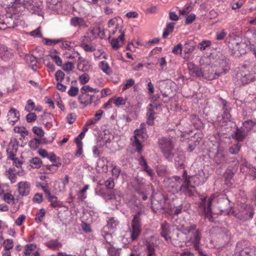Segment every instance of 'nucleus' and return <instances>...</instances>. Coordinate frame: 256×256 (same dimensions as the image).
<instances>
[{
  "label": "nucleus",
  "mask_w": 256,
  "mask_h": 256,
  "mask_svg": "<svg viewBox=\"0 0 256 256\" xmlns=\"http://www.w3.org/2000/svg\"><path fill=\"white\" fill-rule=\"evenodd\" d=\"M168 188L172 194L182 192L186 196H191L192 191L188 187L187 172L184 170L182 177L174 176L168 180Z\"/></svg>",
  "instance_id": "1"
},
{
  "label": "nucleus",
  "mask_w": 256,
  "mask_h": 256,
  "mask_svg": "<svg viewBox=\"0 0 256 256\" xmlns=\"http://www.w3.org/2000/svg\"><path fill=\"white\" fill-rule=\"evenodd\" d=\"M133 209L136 214L134 216L132 220L130 239L132 241L137 240L141 232L140 220L142 216L145 215L146 208L142 202L138 200L134 201Z\"/></svg>",
  "instance_id": "2"
},
{
  "label": "nucleus",
  "mask_w": 256,
  "mask_h": 256,
  "mask_svg": "<svg viewBox=\"0 0 256 256\" xmlns=\"http://www.w3.org/2000/svg\"><path fill=\"white\" fill-rule=\"evenodd\" d=\"M217 56V60L220 65L218 69L215 72H214V71L210 68L204 70L202 72L201 76L208 80H212L229 71L230 70V60L225 55L220 52H218Z\"/></svg>",
  "instance_id": "3"
},
{
  "label": "nucleus",
  "mask_w": 256,
  "mask_h": 256,
  "mask_svg": "<svg viewBox=\"0 0 256 256\" xmlns=\"http://www.w3.org/2000/svg\"><path fill=\"white\" fill-rule=\"evenodd\" d=\"M228 48L232 50V54L239 56L246 52L248 44L246 40L236 36L229 42Z\"/></svg>",
  "instance_id": "4"
},
{
  "label": "nucleus",
  "mask_w": 256,
  "mask_h": 256,
  "mask_svg": "<svg viewBox=\"0 0 256 256\" xmlns=\"http://www.w3.org/2000/svg\"><path fill=\"white\" fill-rule=\"evenodd\" d=\"M185 234L190 235V238L196 250H200L199 244L201 240V232L200 230L196 228V226L192 224L184 228Z\"/></svg>",
  "instance_id": "5"
},
{
  "label": "nucleus",
  "mask_w": 256,
  "mask_h": 256,
  "mask_svg": "<svg viewBox=\"0 0 256 256\" xmlns=\"http://www.w3.org/2000/svg\"><path fill=\"white\" fill-rule=\"evenodd\" d=\"M158 146L166 158L171 159L173 157L172 150L174 148V144L169 138L162 137L159 138Z\"/></svg>",
  "instance_id": "6"
},
{
  "label": "nucleus",
  "mask_w": 256,
  "mask_h": 256,
  "mask_svg": "<svg viewBox=\"0 0 256 256\" xmlns=\"http://www.w3.org/2000/svg\"><path fill=\"white\" fill-rule=\"evenodd\" d=\"M165 198L164 196L160 192L153 194L151 199V208L156 213L161 212L164 210Z\"/></svg>",
  "instance_id": "7"
},
{
  "label": "nucleus",
  "mask_w": 256,
  "mask_h": 256,
  "mask_svg": "<svg viewBox=\"0 0 256 256\" xmlns=\"http://www.w3.org/2000/svg\"><path fill=\"white\" fill-rule=\"evenodd\" d=\"M212 200L210 198L208 199L204 198L201 200L198 204L200 211L204 215L206 218H207L210 221L212 220V218L211 210Z\"/></svg>",
  "instance_id": "8"
},
{
  "label": "nucleus",
  "mask_w": 256,
  "mask_h": 256,
  "mask_svg": "<svg viewBox=\"0 0 256 256\" xmlns=\"http://www.w3.org/2000/svg\"><path fill=\"white\" fill-rule=\"evenodd\" d=\"M254 212L250 206H246L245 208L240 210L235 214L236 217L242 222H246L252 218Z\"/></svg>",
  "instance_id": "9"
},
{
  "label": "nucleus",
  "mask_w": 256,
  "mask_h": 256,
  "mask_svg": "<svg viewBox=\"0 0 256 256\" xmlns=\"http://www.w3.org/2000/svg\"><path fill=\"white\" fill-rule=\"evenodd\" d=\"M201 178L202 176L198 175L187 176L188 187L192 191V196L194 194L195 186L202 184Z\"/></svg>",
  "instance_id": "10"
},
{
  "label": "nucleus",
  "mask_w": 256,
  "mask_h": 256,
  "mask_svg": "<svg viewBox=\"0 0 256 256\" xmlns=\"http://www.w3.org/2000/svg\"><path fill=\"white\" fill-rule=\"evenodd\" d=\"M218 207L222 212H228L230 208V200L225 195H222L216 198Z\"/></svg>",
  "instance_id": "11"
},
{
  "label": "nucleus",
  "mask_w": 256,
  "mask_h": 256,
  "mask_svg": "<svg viewBox=\"0 0 256 256\" xmlns=\"http://www.w3.org/2000/svg\"><path fill=\"white\" fill-rule=\"evenodd\" d=\"M214 160L217 166L222 167L227 163V154L223 150H218L214 155Z\"/></svg>",
  "instance_id": "12"
},
{
  "label": "nucleus",
  "mask_w": 256,
  "mask_h": 256,
  "mask_svg": "<svg viewBox=\"0 0 256 256\" xmlns=\"http://www.w3.org/2000/svg\"><path fill=\"white\" fill-rule=\"evenodd\" d=\"M78 100L81 104H82L85 106H88L94 101L99 100L100 98L98 96L94 95H90L82 92V94L78 96Z\"/></svg>",
  "instance_id": "13"
},
{
  "label": "nucleus",
  "mask_w": 256,
  "mask_h": 256,
  "mask_svg": "<svg viewBox=\"0 0 256 256\" xmlns=\"http://www.w3.org/2000/svg\"><path fill=\"white\" fill-rule=\"evenodd\" d=\"M16 26L12 16H6L2 20H0V30L14 28Z\"/></svg>",
  "instance_id": "14"
},
{
  "label": "nucleus",
  "mask_w": 256,
  "mask_h": 256,
  "mask_svg": "<svg viewBox=\"0 0 256 256\" xmlns=\"http://www.w3.org/2000/svg\"><path fill=\"white\" fill-rule=\"evenodd\" d=\"M30 185L26 182H20L18 184V191L20 195L26 196L30 193Z\"/></svg>",
  "instance_id": "15"
},
{
  "label": "nucleus",
  "mask_w": 256,
  "mask_h": 256,
  "mask_svg": "<svg viewBox=\"0 0 256 256\" xmlns=\"http://www.w3.org/2000/svg\"><path fill=\"white\" fill-rule=\"evenodd\" d=\"M154 108H157V106H156L154 108V106L152 104H149L147 108V124L150 126L154 124V120L155 118L154 115L156 114Z\"/></svg>",
  "instance_id": "16"
},
{
  "label": "nucleus",
  "mask_w": 256,
  "mask_h": 256,
  "mask_svg": "<svg viewBox=\"0 0 256 256\" xmlns=\"http://www.w3.org/2000/svg\"><path fill=\"white\" fill-rule=\"evenodd\" d=\"M19 112L14 108H11L8 114V120L9 124H14L19 119Z\"/></svg>",
  "instance_id": "17"
},
{
  "label": "nucleus",
  "mask_w": 256,
  "mask_h": 256,
  "mask_svg": "<svg viewBox=\"0 0 256 256\" xmlns=\"http://www.w3.org/2000/svg\"><path fill=\"white\" fill-rule=\"evenodd\" d=\"M146 133H142L140 130L136 129L134 130V140L132 142V145L136 148V151L140 153L142 150V144L140 140L138 138L137 136H139L142 134H146Z\"/></svg>",
  "instance_id": "18"
},
{
  "label": "nucleus",
  "mask_w": 256,
  "mask_h": 256,
  "mask_svg": "<svg viewBox=\"0 0 256 256\" xmlns=\"http://www.w3.org/2000/svg\"><path fill=\"white\" fill-rule=\"evenodd\" d=\"M188 68L190 71V74L192 76L198 78L202 76V72L201 70L196 65L192 62L188 64Z\"/></svg>",
  "instance_id": "19"
},
{
  "label": "nucleus",
  "mask_w": 256,
  "mask_h": 256,
  "mask_svg": "<svg viewBox=\"0 0 256 256\" xmlns=\"http://www.w3.org/2000/svg\"><path fill=\"white\" fill-rule=\"evenodd\" d=\"M79 62L78 64V68L82 72H88L91 69V66L88 62L85 60H83L82 57L78 58Z\"/></svg>",
  "instance_id": "20"
},
{
  "label": "nucleus",
  "mask_w": 256,
  "mask_h": 256,
  "mask_svg": "<svg viewBox=\"0 0 256 256\" xmlns=\"http://www.w3.org/2000/svg\"><path fill=\"white\" fill-rule=\"evenodd\" d=\"M190 120L194 126L198 130L203 128L204 124L200 118L196 114L190 116Z\"/></svg>",
  "instance_id": "21"
},
{
  "label": "nucleus",
  "mask_w": 256,
  "mask_h": 256,
  "mask_svg": "<svg viewBox=\"0 0 256 256\" xmlns=\"http://www.w3.org/2000/svg\"><path fill=\"white\" fill-rule=\"evenodd\" d=\"M70 24L74 27H86L87 26L86 22L82 18L76 16L70 20Z\"/></svg>",
  "instance_id": "22"
},
{
  "label": "nucleus",
  "mask_w": 256,
  "mask_h": 256,
  "mask_svg": "<svg viewBox=\"0 0 256 256\" xmlns=\"http://www.w3.org/2000/svg\"><path fill=\"white\" fill-rule=\"evenodd\" d=\"M185 156L183 152H178L174 158L176 166L178 168H184V162L185 161Z\"/></svg>",
  "instance_id": "23"
},
{
  "label": "nucleus",
  "mask_w": 256,
  "mask_h": 256,
  "mask_svg": "<svg viewBox=\"0 0 256 256\" xmlns=\"http://www.w3.org/2000/svg\"><path fill=\"white\" fill-rule=\"evenodd\" d=\"M256 252V248L254 246L246 248L239 252L240 256H255Z\"/></svg>",
  "instance_id": "24"
},
{
  "label": "nucleus",
  "mask_w": 256,
  "mask_h": 256,
  "mask_svg": "<svg viewBox=\"0 0 256 256\" xmlns=\"http://www.w3.org/2000/svg\"><path fill=\"white\" fill-rule=\"evenodd\" d=\"M26 59L29 63L32 69L33 70H36L37 68V60L35 56L30 54H28L26 56Z\"/></svg>",
  "instance_id": "25"
},
{
  "label": "nucleus",
  "mask_w": 256,
  "mask_h": 256,
  "mask_svg": "<svg viewBox=\"0 0 256 256\" xmlns=\"http://www.w3.org/2000/svg\"><path fill=\"white\" fill-rule=\"evenodd\" d=\"M195 45L194 42L192 40L186 42L184 46V53L190 54L194 50Z\"/></svg>",
  "instance_id": "26"
},
{
  "label": "nucleus",
  "mask_w": 256,
  "mask_h": 256,
  "mask_svg": "<svg viewBox=\"0 0 256 256\" xmlns=\"http://www.w3.org/2000/svg\"><path fill=\"white\" fill-rule=\"evenodd\" d=\"M254 78V76L252 74L248 73V74H242L239 80L242 84H246L252 82Z\"/></svg>",
  "instance_id": "27"
},
{
  "label": "nucleus",
  "mask_w": 256,
  "mask_h": 256,
  "mask_svg": "<svg viewBox=\"0 0 256 256\" xmlns=\"http://www.w3.org/2000/svg\"><path fill=\"white\" fill-rule=\"evenodd\" d=\"M28 10L32 12L34 14H36L40 16H43V12L42 11V8H40V6H38L34 3V4L32 3L31 6H30V8H28Z\"/></svg>",
  "instance_id": "28"
},
{
  "label": "nucleus",
  "mask_w": 256,
  "mask_h": 256,
  "mask_svg": "<svg viewBox=\"0 0 256 256\" xmlns=\"http://www.w3.org/2000/svg\"><path fill=\"white\" fill-rule=\"evenodd\" d=\"M146 246L148 251V256H154L155 248L157 246V244H154L153 242H146Z\"/></svg>",
  "instance_id": "29"
},
{
  "label": "nucleus",
  "mask_w": 256,
  "mask_h": 256,
  "mask_svg": "<svg viewBox=\"0 0 256 256\" xmlns=\"http://www.w3.org/2000/svg\"><path fill=\"white\" fill-rule=\"evenodd\" d=\"M50 202V206L53 208H60L62 206V202L58 200V198L52 195L48 198Z\"/></svg>",
  "instance_id": "30"
},
{
  "label": "nucleus",
  "mask_w": 256,
  "mask_h": 256,
  "mask_svg": "<svg viewBox=\"0 0 256 256\" xmlns=\"http://www.w3.org/2000/svg\"><path fill=\"white\" fill-rule=\"evenodd\" d=\"M97 192L98 194L102 196L106 199L112 200V198H116V196L114 194H110V192H106V190L104 188H100Z\"/></svg>",
  "instance_id": "31"
},
{
  "label": "nucleus",
  "mask_w": 256,
  "mask_h": 256,
  "mask_svg": "<svg viewBox=\"0 0 256 256\" xmlns=\"http://www.w3.org/2000/svg\"><path fill=\"white\" fill-rule=\"evenodd\" d=\"M174 24L175 23L174 22H170L167 24L162 34L164 38H166L168 34L173 31Z\"/></svg>",
  "instance_id": "32"
},
{
  "label": "nucleus",
  "mask_w": 256,
  "mask_h": 256,
  "mask_svg": "<svg viewBox=\"0 0 256 256\" xmlns=\"http://www.w3.org/2000/svg\"><path fill=\"white\" fill-rule=\"evenodd\" d=\"M100 67L101 70L108 75H110L112 72L110 70L108 64L105 61H102L100 62Z\"/></svg>",
  "instance_id": "33"
},
{
  "label": "nucleus",
  "mask_w": 256,
  "mask_h": 256,
  "mask_svg": "<svg viewBox=\"0 0 256 256\" xmlns=\"http://www.w3.org/2000/svg\"><path fill=\"white\" fill-rule=\"evenodd\" d=\"M34 2V0H15L16 4H21L24 8H28Z\"/></svg>",
  "instance_id": "34"
},
{
  "label": "nucleus",
  "mask_w": 256,
  "mask_h": 256,
  "mask_svg": "<svg viewBox=\"0 0 256 256\" xmlns=\"http://www.w3.org/2000/svg\"><path fill=\"white\" fill-rule=\"evenodd\" d=\"M246 136V134L244 130L237 128L235 132V138L238 141H242Z\"/></svg>",
  "instance_id": "35"
},
{
  "label": "nucleus",
  "mask_w": 256,
  "mask_h": 256,
  "mask_svg": "<svg viewBox=\"0 0 256 256\" xmlns=\"http://www.w3.org/2000/svg\"><path fill=\"white\" fill-rule=\"evenodd\" d=\"M240 148L241 144L237 143L230 146L228 149V152L230 154H237L240 152Z\"/></svg>",
  "instance_id": "36"
},
{
  "label": "nucleus",
  "mask_w": 256,
  "mask_h": 256,
  "mask_svg": "<svg viewBox=\"0 0 256 256\" xmlns=\"http://www.w3.org/2000/svg\"><path fill=\"white\" fill-rule=\"evenodd\" d=\"M242 124L244 128H246L247 131H249L256 124V122L249 120L243 122Z\"/></svg>",
  "instance_id": "37"
},
{
  "label": "nucleus",
  "mask_w": 256,
  "mask_h": 256,
  "mask_svg": "<svg viewBox=\"0 0 256 256\" xmlns=\"http://www.w3.org/2000/svg\"><path fill=\"white\" fill-rule=\"evenodd\" d=\"M132 184L136 189L140 188L143 185L142 180L138 177H135L133 178Z\"/></svg>",
  "instance_id": "38"
},
{
  "label": "nucleus",
  "mask_w": 256,
  "mask_h": 256,
  "mask_svg": "<svg viewBox=\"0 0 256 256\" xmlns=\"http://www.w3.org/2000/svg\"><path fill=\"white\" fill-rule=\"evenodd\" d=\"M75 142L78 147V150L76 152V156H80L82 152V142L78 141V138H75Z\"/></svg>",
  "instance_id": "39"
},
{
  "label": "nucleus",
  "mask_w": 256,
  "mask_h": 256,
  "mask_svg": "<svg viewBox=\"0 0 256 256\" xmlns=\"http://www.w3.org/2000/svg\"><path fill=\"white\" fill-rule=\"evenodd\" d=\"M46 244L48 247L52 249H55L62 246L60 244L58 243L57 240H50L47 242Z\"/></svg>",
  "instance_id": "40"
},
{
  "label": "nucleus",
  "mask_w": 256,
  "mask_h": 256,
  "mask_svg": "<svg viewBox=\"0 0 256 256\" xmlns=\"http://www.w3.org/2000/svg\"><path fill=\"white\" fill-rule=\"evenodd\" d=\"M4 246L5 251L12 249L13 248V241L10 239H7L4 241Z\"/></svg>",
  "instance_id": "41"
},
{
  "label": "nucleus",
  "mask_w": 256,
  "mask_h": 256,
  "mask_svg": "<svg viewBox=\"0 0 256 256\" xmlns=\"http://www.w3.org/2000/svg\"><path fill=\"white\" fill-rule=\"evenodd\" d=\"M44 44L48 45V46H51V45H55L60 42H61L60 40H51L48 39L46 38H44L43 39Z\"/></svg>",
  "instance_id": "42"
},
{
  "label": "nucleus",
  "mask_w": 256,
  "mask_h": 256,
  "mask_svg": "<svg viewBox=\"0 0 256 256\" xmlns=\"http://www.w3.org/2000/svg\"><path fill=\"white\" fill-rule=\"evenodd\" d=\"M118 221H117L116 220H115L114 218H112L108 222V224L106 225V226L108 228L113 229L118 224Z\"/></svg>",
  "instance_id": "43"
},
{
  "label": "nucleus",
  "mask_w": 256,
  "mask_h": 256,
  "mask_svg": "<svg viewBox=\"0 0 256 256\" xmlns=\"http://www.w3.org/2000/svg\"><path fill=\"white\" fill-rule=\"evenodd\" d=\"M3 200L8 204H14V197L10 193H6L3 196Z\"/></svg>",
  "instance_id": "44"
},
{
  "label": "nucleus",
  "mask_w": 256,
  "mask_h": 256,
  "mask_svg": "<svg viewBox=\"0 0 256 256\" xmlns=\"http://www.w3.org/2000/svg\"><path fill=\"white\" fill-rule=\"evenodd\" d=\"M162 232L160 234H169L170 226L166 222H163L162 224Z\"/></svg>",
  "instance_id": "45"
},
{
  "label": "nucleus",
  "mask_w": 256,
  "mask_h": 256,
  "mask_svg": "<svg viewBox=\"0 0 256 256\" xmlns=\"http://www.w3.org/2000/svg\"><path fill=\"white\" fill-rule=\"evenodd\" d=\"M32 132L34 134L40 138H42L44 134V132L43 130L41 128L38 126L33 127Z\"/></svg>",
  "instance_id": "46"
},
{
  "label": "nucleus",
  "mask_w": 256,
  "mask_h": 256,
  "mask_svg": "<svg viewBox=\"0 0 256 256\" xmlns=\"http://www.w3.org/2000/svg\"><path fill=\"white\" fill-rule=\"evenodd\" d=\"M80 46L86 52H92L96 50V48L94 46H90L88 44L82 42L80 44Z\"/></svg>",
  "instance_id": "47"
},
{
  "label": "nucleus",
  "mask_w": 256,
  "mask_h": 256,
  "mask_svg": "<svg viewBox=\"0 0 256 256\" xmlns=\"http://www.w3.org/2000/svg\"><path fill=\"white\" fill-rule=\"evenodd\" d=\"M112 174L116 178H118L120 176L121 170L119 167L112 165Z\"/></svg>",
  "instance_id": "48"
},
{
  "label": "nucleus",
  "mask_w": 256,
  "mask_h": 256,
  "mask_svg": "<svg viewBox=\"0 0 256 256\" xmlns=\"http://www.w3.org/2000/svg\"><path fill=\"white\" fill-rule=\"evenodd\" d=\"M30 162L34 164L35 168H40L42 164V161L40 158L35 157L30 160Z\"/></svg>",
  "instance_id": "49"
},
{
  "label": "nucleus",
  "mask_w": 256,
  "mask_h": 256,
  "mask_svg": "<svg viewBox=\"0 0 256 256\" xmlns=\"http://www.w3.org/2000/svg\"><path fill=\"white\" fill-rule=\"evenodd\" d=\"M62 0H48L50 3L49 8L52 10L58 8L56 6L60 4Z\"/></svg>",
  "instance_id": "50"
},
{
  "label": "nucleus",
  "mask_w": 256,
  "mask_h": 256,
  "mask_svg": "<svg viewBox=\"0 0 256 256\" xmlns=\"http://www.w3.org/2000/svg\"><path fill=\"white\" fill-rule=\"evenodd\" d=\"M211 44L210 40H204L200 43L198 45V48L200 50H204L206 48L209 46Z\"/></svg>",
  "instance_id": "51"
},
{
  "label": "nucleus",
  "mask_w": 256,
  "mask_h": 256,
  "mask_svg": "<svg viewBox=\"0 0 256 256\" xmlns=\"http://www.w3.org/2000/svg\"><path fill=\"white\" fill-rule=\"evenodd\" d=\"M135 83L134 80L130 78L126 80V83L124 85V86L122 88V90L124 91L131 86H132Z\"/></svg>",
  "instance_id": "52"
},
{
  "label": "nucleus",
  "mask_w": 256,
  "mask_h": 256,
  "mask_svg": "<svg viewBox=\"0 0 256 256\" xmlns=\"http://www.w3.org/2000/svg\"><path fill=\"white\" fill-rule=\"evenodd\" d=\"M79 80L81 84H84L89 81L90 77L87 74H84L80 76Z\"/></svg>",
  "instance_id": "53"
},
{
  "label": "nucleus",
  "mask_w": 256,
  "mask_h": 256,
  "mask_svg": "<svg viewBox=\"0 0 256 256\" xmlns=\"http://www.w3.org/2000/svg\"><path fill=\"white\" fill-rule=\"evenodd\" d=\"M102 146V144H100L99 145V146H94L93 148V153L95 156L98 157L100 156V154H102V151L100 149V148H101Z\"/></svg>",
  "instance_id": "54"
},
{
  "label": "nucleus",
  "mask_w": 256,
  "mask_h": 256,
  "mask_svg": "<svg viewBox=\"0 0 256 256\" xmlns=\"http://www.w3.org/2000/svg\"><path fill=\"white\" fill-rule=\"evenodd\" d=\"M64 76V72L60 70H58L55 74L56 79L57 81L62 82L63 80Z\"/></svg>",
  "instance_id": "55"
},
{
  "label": "nucleus",
  "mask_w": 256,
  "mask_h": 256,
  "mask_svg": "<svg viewBox=\"0 0 256 256\" xmlns=\"http://www.w3.org/2000/svg\"><path fill=\"white\" fill-rule=\"evenodd\" d=\"M36 248V246L32 244H27L25 247L26 250L24 252V254L26 256L30 255L31 252L34 250Z\"/></svg>",
  "instance_id": "56"
},
{
  "label": "nucleus",
  "mask_w": 256,
  "mask_h": 256,
  "mask_svg": "<svg viewBox=\"0 0 256 256\" xmlns=\"http://www.w3.org/2000/svg\"><path fill=\"white\" fill-rule=\"evenodd\" d=\"M78 92V88L75 86H71L70 90L68 91V94L71 96H76Z\"/></svg>",
  "instance_id": "57"
},
{
  "label": "nucleus",
  "mask_w": 256,
  "mask_h": 256,
  "mask_svg": "<svg viewBox=\"0 0 256 256\" xmlns=\"http://www.w3.org/2000/svg\"><path fill=\"white\" fill-rule=\"evenodd\" d=\"M27 103V105L25 106V110L28 112L33 110L35 106L34 103L31 100H28Z\"/></svg>",
  "instance_id": "58"
},
{
  "label": "nucleus",
  "mask_w": 256,
  "mask_h": 256,
  "mask_svg": "<svg viewBox=\"0 0 256 256\" xmlns=\"http://www.w3.org/2000/svg\"><path fill=\"white\" fill-rule=\"evenodd\" d=\"M182 50V46L181 44H178L174 46L172 52L174 54H181Z\"/></svg>",
  "instance_id": "59"
},
{
  "label": "nucleus",
  "mask_w": 256,
  "mask_h": 256,
  "mask_svg": "<svg viewBox=\"0 0 256 256\" xmlns=\"http://www.w3.org/2000/svg\"><path fill=\"white\" fill-rule=\"evenodd\" d=\"M102 32V30H101V28L100 27H96L94 28L92 30H91V34L94 36V38H97L101 33Z\"/></svg>",
  "instance_id": "60"
},
{
  "label": "nucleus",
  "mask_w": 256,
  "mask_h": 256,
  "mask_svg": "<svg viewBox=\"0 0 256 256\" xmlns=\"http://www.w3.org/2000/svg\"><path fill=\"white\" fill-rule=\"evenodd\" d=\"M63 70L65 71H70L74 68V65L72 62H68L63 66Z\"/></svg>",
  "instance_id": "61"
},
{
  "label": "nucleus",
  "mask_w": 256,
  "mask_h": 256,
  "mask_svg": "<svg viewBox=\"0 0 256 256\" xmlns=\"http://www.w3.org/2000/svg\"><path fill=\"white\" fill-rule=\"evenodd\" d=\"M105 186L108 189H112L114 186V183L112 178H109L105 182Z\"/></svg>",
  "instance_id": "62"
},
{
  "label": "nucleus",
  "mask_w": 256,
  "mask_h": 256,
  "mask_svg": "<svg viewBox=\"0 0 256 256\" xmlns=\"http://www.w3.org/2000/svg\"><path fill=\"white\" fill-rule=\"evenodd\" d=\"M108 252L110 256H120L118 250L114 247L110 248L108 249Z\"/></svg>",
  "instance_id": "63"
},
{
  "label": "nucleus",
  "mask_w": 256,
  "mask_h": 256,
  "mask_svg": "<svg viewBox=\"0 0 256 256\" xmlns=\"http://www.w3.org/2000/svg\"><path fill=\"white\" fill-rule=\"evenodd\" d=\"M36 114L33 112L28 114L26 116V121L28 122H32L36 120Z\"/></svg>",
  "instance_id": "64"
}]
</instances>
